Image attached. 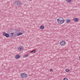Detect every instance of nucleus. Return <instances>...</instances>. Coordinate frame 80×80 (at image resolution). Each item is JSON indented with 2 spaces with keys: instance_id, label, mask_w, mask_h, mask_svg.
I'll return each mask as SVG.
<instances>
[{
  "instance_id": "obj_12",
  "label": "nucleus",
  "mask_w": 80,
  "mask_h": 80,
  "mask_svg": "<svg viewBox=\"0 0 80 80\" xmlns=\"http://www.w3.org/2000/svg\"><path fill=\"white\" fill-rule=\"evenodd\" d=\"M70 19H66V23H70Z\"/></svg>"
},
{
  "instance_id": "obj_15",
  "label": "nucleus",
  "mask_w": 80,
  "mask_h": 80,
  "mask_svg": "<svg viewBox=\"0 0 80 80\" xmlns=\"http://www.w3.org/2000/svg\"><path fill=\"white\" fill-rule=\"evenodd\" d=\"M70 71V70L68 69H67L66 70V72H68Z\"/></svg>"
},
{
  "instance_id": "obj_5",
  "label": "nucleus",
  "mask_w": 80,
  "mask_h": 80,
  "mask_svg": "<svg viewBox=\"0 0 80 80\" xmlns=\"http://www.w3.org/2000/svg\"><path fill=\"white\" fill-rule=\"evenodd\" d=\"M2 35H4V36H5L7 38H8V37H10V34L9 33H7L5 32H4Z\"/></svg>"
},
{
  "instance_id": "obj_14",
  "label": "nucleus",
  "mask_w": 80,
  "mask_h": 80,
  "mask_svg": "<svg viewBox=\"0 0 80 80\" xmlns=\"http://www.w3.org/2000/svg\"><path fill=\"white\" fill-rule=\"evenodd\" d=\"M66 2H68V3H70V2H72V0H66Z\"/></svg>"
},
{
  "instance_id": "obj_6",
  "label": "nucleus",
  "mask_w": 80,
  "mask_h": 80,
  "mask_svg": "<svg viewBox=\"0 0 80 80\" xmlns=\"http://www.w3.org/2000/svg\"><path fill=\"white\" fill-rule=\"evenodd\" d=\"M60 45L62 46H64L66 45V42L65 41H62L60 42Z\"/></svg>"
},
{
  "instance_id": "obj_23",
  "label": "nucleus",
  "mask_w": 80,
  "mask_h": 80,
  "mask_svg": "<svg viewBox=\"0 0 80 80\" xmlns=\"http://www.w3.org/2000/svg\"><path fill=\"white\" fill-rule=\"evenodd\" d=\"M23 32H24V31H23Z\"/></svg>"
},
{
  "instance_id": "obj_9",
  "label": "nucleus",
  "mask_w": 80,
  "mask_h": 80,
  "mask_svg": "<svg viewBox=\"0 0 80 80\" xmlns=\"http://www.w3.org/2000/svg\"><path fill=\"white\" fill-rule=\"evenodd\" d=\"M20 55H16L15 56V58L16 59H18V58H20Z\"/></svg>"
},
{
  "instance_id": "obj_8",
  "label": "nucleus",
  "mask_w": 80,
  "mask_h": 80,
  "mask_svg": "<svg viewBox=\"0 0 80 80\" xmlns=\"http://www.w3.org/2000/svg\"><path fill=\"white\" fill-rule=\"evenodd\" d=\"M73 20L74 22H77L78 21V18H74L73 19Z\"/></svg>"
},
{
  "instance_id": "obj_22",
  "label": "nucleus",
  "mask_w": 80,
  "mask_h": 80,
  "mask_svg": "<svg viewBox=\"0 0 80 80\" xmlns=\"http://www.w3.org/2000/svg\"><path fill=\"white\" fill-rule=\"evenodd\" d=\"M1 35V33H0V36Z\"/></svg>"
},
{
  "instance_id": "obj_21",
  "label": "nucleus",
  "mask_w": 80,
  "mask_h": 80,
  "mask_svg": "<svg viewBox=\"0 0 80 80\" xmlns=\"http://www.w3.org/2000/svg\"><path fill=\"white\" fill-rule=\"evenodd\" d=\"M29 0L30 1H32V0Z\"/></svg>"
},
{
  "instance_id": "obj_16",
  "label": "nucleus",
  "mask_w": 80,
  "mask_h": 80,
  "mask_svg": "<svg viewBox=\"0 0 80 80\" xmlns=\"http://www.w3.org/2000/svg\"><path fill=\"white\" fill-rule=\"evenodd\" d=\"M28 57V55H26L24 56V57H25V58Z\"/></svg>"
},
{
  "instance_id": "obj_1",
  "label": "nucleus",
  "mask_w": 80,
  "mask_h": 80,
  "mask_svg": "<svg viewBox=\"0 0 80 80\" xmlns=\"http://www.w3.org/2000/svg\"><path fill=\"white\" fill-rule=\"evenodd\" d=\"M57 20L59 24H62V23H63L64 22H65V19L62 18H60Z\"/></svg>"
},
{
  "instance_id": "obj_2",
  "label": "nucleus",
  "mask_w": 80,
  "mask_h": 80,
  "mask_svg": "<svg viewBox=\"0 0 80 80\" xmlns=\"http://www.w3.org/2000/svg\"><path fill=\"white\" fill-rule=\"evenodd\" d=\"M8 33L9 34V37H10V38H14V37H16L17 36L15 34H13V32L12 33V32H11L10 30L8 31Z\"/></svg>"
},
{
  "instance_id": "obj_11",
  "label": "nucleus",
  "mask_w": 80,
  "mask_h": 80,
  "mask_svg": "<svg viewBox=\"0 0 80 80\" xmlns=\"http://www.w3.org/2000/svg\"><path fill=\"white\" fill-rule=\"evenodd\" d=\"M19 32V31H18V30H16V32H15V34L16 35H17V34H18V32Z\"/></svg>"
},
{
  "instance_id": "obj_10",
  "label": "nucleus",
  "mask_w": 80,
  "mask_h": 80,
  "mask_svg": "<svg viewBox=\"0 0 80 80\" xmlns=\"http://www.w3.org/2000/svg\"><path fill=\"white\" fill-rule=\"evenodd\" d=\"M23 35V33L19 32L17 34V36H20V35Z\"/></svg>"
},
{
  "instance_id": "obj_20",
  "label": "nucleus",
  "mask_w": 80,
  "mask_h": 80,
  "mask_svg": "<svg viewBox=\"0 0 80 80\" xmlns=\"http://www.w3.org/2000/svg\"><path fill=\"white\" fill-rule=\"evenodd\" d=\"M79 60H80V56L79 57Z\"/></svg>"
},
{
  "instance_id": "obj_13",
  "label": "nucleus",
  "mask_w": 80,
  "mask_h": 80,
  "mask_svg": "<svg viewBox=\"0 0 80 80\" xmlns=\"http://www.w3.org/2000/svg\"><path fill=\"white\" fill-rule=\"evenodd\" d=\"M44 26L43 25H41L40 27V28H41V29H44Z\"/></svg>"
},
{
  "instance_id": "obj_19",
  "label": "nucleus",
  "mask_w": 80,
  "mask_h": 80,
  "mask_svg": "<svg viewBox=\"0 0 80 80\" xmlns=\"http://www.w3.org/2000/svg\"><path fill=\"white\" fill-rule=\"evenodd\" d=\"M53 69H50V71H51V72H53Z\"/></svg>"
},
{
  "instance_id": "obj_7",
  "label": "nucleus",
  "mask_w": 80,
  "mask_h": 80,
  "mask_svg": "<svg viewBox=\"0 0 80 80\" xmlns=\"http://www.w3.org/2000/svg\"><path fill=\"white\" fill-rule=\"evenodd\" d=\"M23 47L20 46L18 48V50H19V51H21V50H23Z\"/></svg>"
},
{
  "instance_id": "obj_3",
  "label": "nucleus",
  "mask_w": 80,
  "mask_h": 80,
  "mask_svg": "<svg viewBox=\"0 0 80 80\" xmlns=\"http://www.w3.org/2000/svg\"><path fill=\"white\" fill-rule=\"evenodd\" d=\"M15 5H17V6H21L22 5V3L21 2L18 1H16L14 3Z\"/></svg>"
},
{
  "instance_id": "obj_18",
  "label": "nucleus",
  "mask_w": 80,
  "mask_h": 80,
  "mask_svg": "<svg viewBox=\"0 0 80 80\" xmlns=\"http://www.w3.org/2000/svg\"><path fill=\"white\" fill-rule=\"evenodd\" d=\"M63 80H68V79L67 78H63Z\"/></svg>"
},
{
  "instance_id": "obj_17",
  "label": "nucleus",
  "mask_w": 80,
  "mask_h": 80,
  "mask_svg": "<svg viewBox=\"0 0 80 80\" xmlns=\"http://www.w3.org/2000/svg\"><path fill=\"white\" fill-rule=\"evenodd\" d=\"M36 52V50H34L32 51V53H35Z\"/></svg>"
},
{
  "instance_id": "obj_4",
  "label": "nucleus",
  "mask_w": 80,
  "mask_h": 80,
  "mask_svg": "<svg viewBox=\"0 0 80 80\" xmlns=\"http://www.w3.org/2000/svg\"><path fill=\"white\" fill-rule=\"evenodd\" d=\"M21 77L22 78H27L28 76V75L25 73H22L20 74Z\"/></svg>"
}]
</instances>
